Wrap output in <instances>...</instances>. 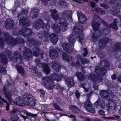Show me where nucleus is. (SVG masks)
Wrapping results in <instances>:
<instances>
[{"mask_svg": "<svg viewBox=\"0 0 121 121\" xmlns=\"http://www.w3.org/2000/svg\"><path fill=\"white\" fill-rule=\"evenodd\" d=\"M82 63L83 64H87L89 63V61L88 59H83L81 61Z\"/></svg>", "mask_w": 121, "mask_h": 121, "instance_id": "obj_53", "label": "nucleus"}, {"mask_svg": "<svg viewBox=\"0 0 121 121\" xmlns=\"http://www.w3.org/2000/svg\"><path fill=\"white\" fill-rule=\"evenodd\" d=\"M101 9L97 6H96L95 7V10L96 12L97 13H99L100 12L101 10Z\"/></svg>", "mask_w": 121, "mask_h": 121, "instance_id": "obj_61", "label": "nucleus"}, {"mask_svg": "<svg viewBox=\"0 0 121 121\" xmlns=\"http://www.w3.org/2000/svg\"><path fill=\"white\" fill-rule=\"evenodd\" d=\"M8 55L9 57L11 59L10 61H12L14 60L15 62L17 63H20L22 61V55L18 51H15L13 54V56L12 57L11 54V51H9Z\"/></svg>", "mask_w": 121, "mask_h": 121, "instance_id": "obj_5", "label": "nucleus"}, {"mask_svg": "<svg viewBox=\"0 0 121 121\" xmlns=\"http://www.w3.org/2000/svg\"><path fill=\"white\" fill-rule=\"evenodd\" d=\"M108 42V38H105L102 39V40H100L99 43L100 45L101 44H105L107 42Z\"/></svg>", "mask_w": 121, "mask_h": 121, "instance_id": "obj_41", "label": "nucleus"}, {"mask_svg": "<svg viewBox=\"0 0 121 121\" xmlns=\"http://www.w3.org/2000/svg\"><path fill=\"white\" fill-rule=\"evenodd\" d=\"M8 86H4L3 89V91L4 93V95L6 99L10 103L12 104L13 99L12 97V94L11 92L8 89Z\"/></svg>", "mask_w": 121, "mask_h": 121, "instance_id": "obj_8", "label": "nucleus"}, {"mask_svg": "<svg viewBox=\"0 0 121 121\" xmlns=\"http://www.w3.org/2000/svg\"><path fill=\"white\" fill-rule=\"evenodd\" d=\"M98 77H96L93 74H91L90 75L88 78L91 80L93 82H94V80H97V79H98Z\"/></svg>", "mask_w": 121, "mask_h": 121, "instance_id": "obj_37", "label": "nucleus"}, {"mask_svg": "<svg viewBox=\"0 0 121 121\" xmlns=\"http://www.w3.org/2000/svg\"><path fill=\"white\" fill-rule=\"evenodd\" d=\"M99 34H102L104 35H106L108 34L110 32V31L107 29H101L99 30Z\"/></svg>", "mask_w": 121, "mask_h": 121, "instance_id": "obj_32", "label": "nucleus"}, {"mask_svg": "<svg viewBox=\"0 0 121 121\" xmlns=\"http://www.w3.org/2000/svg\"><path fill=\"white\" fill-rule=\"evenodd\" d=\"M11 120L13 121H17L18 119V117L17 115L12 116L11 117Z\"/></svg>", "mask_w": 121, "mask_h": 121, "instance_id": "obj_48", "label": "nucleus"}, {"mask_svg": "<svg viewBox=\"0 0 121 121\" xmlns=\"http://www.w3.org/2000/svg\"><path fill=\"white\" fill-rule=\"evenodd\" d=\"M6 70L5 68L2 65H0V73L1 74H5L6 73Z\"/></svg>", "mask_w": 121, "mask_h": 121, "instance_id": "obj_40", "label": "nucleus"}, {"mask_svg": "<svg viewBox=\"0 0 121 121\" xmlns=\"http://www.w3.org/2000/svg\"><path fill=\"white\" fill-rule=\"evenodd\" d=\"M33 27L35 28H38L39 27V22L36 21L35 22L33 25Z\"/></svg>", "mask_w": 121, "mask_h": 121, "instance_id": "obj_49", "label": "nucleus"}, {"mask_svg": "<svg viewBox=\"0 0 121 121\" xmlns=\"http://www.w3.org/2000/svg\"><path fill=\"white\" fill-rule=\"evenodd\" d=\"M23 101L24 104L31 106H34L36 103L34 98L28 93L25 94L23 95Z\"/></svg>", "mask_w": 121, "mask_h": 121, "instance_id": "obj_4", "label": "nucleus"}, {"mask_svg": "<svg viewBox=\"0 0 121 121\" xmlns=\"http://www.w3.org/2000/svg\"><path fill=\"white\" fill-rule=\"evenodd\" d=\"M53 105L54 107L56 109L59 110H60V108L57 104H56L55 103H54L53 104Z\"/></svg>", "mask_w": 121, "mask_h": 121, "instance_id": "obj_64", "label": "nucleus"}, {"mask_svg": "<svg viewBox=\"0 0 121 121\" xmlns=\"http://www.w3.org/2000/svg\"><path fill=\"white\" fill-rule=\"evenodd\" d=\"M60 23H59L57 25L56 24H53V28L54 30L57 33L60 32Z\"/></svg>", "mask_w": 121, "mask_h": 121, "instance_id": "obj_30", "label": "nucleus"}, {"mask_svg": "<svg viewBox=\"0 0 121 121\" xmlns=\"http://www.w3.org/2000/svg\"><path fill=\"white\" fill-rule=\"evenodd\" d=\"M49 55L52 59H56L58 56L57 50L55 49H52L50 51Z\"/></svg>", "mask_w": 121, "mask_h": 121, "instance_id": "obj_21", "label": "nucleus"}, {"mask_svg": "<svg viewBox=\"0 0 121 121\" xmlns=\"http://www.w3.org/2000/svg\"><path fill=\"white\" fill-rule=\"evenodd\" d=\"M115 47L117 49L121 48V43H117L115 45Z\"/></svg>", "mask_w": 121, "mask_h": 121, "instance_id": "obj_52", "label": "nucleus"}, {"mask_svg": "<svg viewBox=\"0 0 121 121\" xmlns=\"http://www.w3.org/2000/svg\"><path fill=\"white\" fill-rule=\"evenodd\" d=\"M94 19H93L92 21V25L95 32L92 35L91 39L92 42H95L98 40V38L100 36L99 33L97 32L99 27L100 25V23L95 22Z\"/></svg>", "mask_w": 121, "mask_h": 121, "instance_id": "obj_3", "label": "nucleus"}, {"mask_svg": "<svg viewBox=\"0 0 121 121\" xmlns=\"http://www.w3.org/2000/svg\"><path fill=\"white\" fill-rule=\"evenodd\" d=\"M84 107L88 111L90 112L94 113L95 112L94 109L89 99H87L85 103Z\"/></svg>", "mask_w": 121, "mask_h": 121, "instance_id": "obj_11", "label": "nucleus"}, {"mask_svg": "<svg viewBox=\"0 0 121 121\" xmlns=\"http://www.w3.org/2000/svg\"><path fill=\"white\" fill-rule=\"evenodd\" d=\"M69 42L72 45L74 44L75 41V37L73 35H71L69 36V37L68 39Z\"/></svg>", "mask_w": 121, "mask_h": 121, "instance_id": "obj_35", "label": "nucleus"}, {"mask_svg": "<svg viewBox=\"0 0 121 121\" xmlns=\"http://www.w3.org/2000/svg\"><path fill=\"white\" fill-rule=\"evenodd\" d=\"M19 24L22 26L28 27L30 25V22L27 18L23 17L20 19L19 20Z\"/></svg>", "mask_w": 121, "mask_h": 121, "instance_id": "obj_14", "label": "nucleus"}, {"mask_svg": "<svg viewBox=\"0 0 121 121\" xmlns=\"http://www.w3.org/2000/svg\"><path fill=\"white\" fill-rule=\"evenodd\" d=\"M63 19L61 20L62 22H61V30L63 31H65L67 30V23L66 21L63 22Z\"/></svg>", "mask_w": 121, "mask_h": 121, "instance_id": "obj_28", "label": "nucleus"}, {"mask_svg": "<svg viewBox=\"0 0 121 121\" xmlns=\"http://www.w3.org/2000/svg\"><path fill=\"white\" fill-rule=\"evenodd\" d=\"M54 84L53 81L48 83L47 85H46V87L47 89L49 90L52 89L54 87Z\"/></svg>", "mask_w": 121, "mask_h": 121, "instance_id": "obj_38", "label": "nucleus"}, {"mask_svg": "<svg viewBox=\"0 0 121 121\" xmlns=\"http://www.w3.org/2000/svg\"><path fill=\"white\" fill-rule=\"evenodd\" d=\"M72 14V12L69 10H64L62 13V15L65 18L70 17Z\"/></svg>", "mask_w": 121, "mask_h": 121, "instance_id": "obj_26", "label": "nucleus"}, {"mask_svg": "<svg viewBox=\"0 0 121 121\" xmlns=\"http://www.w3.org/2000/svg\"><path fill=\"white\" fill-rule=\"evenodd\" d=\"M58 36L54 33L50 34L49 37L51 42L53 43H56L58 41Z\"/></svg>", "mask_w": 121, "mask_h": 121, "instance_id": "obj_22", "label": "nucleus"}, {"mask_svg": "<svg viewBox=\"0 0 121 121\" xmlns=\"http://www.w3.org/2000/svg\"><path fill=\"white\" fill-rule=\"evenodd\" d=\"M13 14L14 16L16 17L21 18L22 17H24V15L22 13H18L16 11H15L14 12Z\"/></svg>", "mask_w": 121, "mask_h": 121, "instance_id": "obj_43", "label": "nucleus"}, {"mask_svg": "<svg viewBox=\"0 0 121 121\" xmlns=\"http://www.w3.org/2000/svg\"><path fill=\"white\" fill-rule=\"evenodd\" d=\"M4 39L8 45H13L20 44L23 46L24 45V40L21 38H16L14 39L12 36L10 35L7 32H4L3 34Z\"/></svg>", "mask_w": 121, "mask_h": 121, "instance_id": "obj_2", "label": "nucleus"}, {"mask_svg": "<svg viewBox=\"0 0 121 121\" xmlns=\"http://www.w3.org/2000/svg\"><path fill=\"white\" fill-rule=\"evenodd\" d=\"M51 16L53 19L55 20H57L59 17V16L58 14H54L53 17H52V15Z\"/></svg>", "mask_w": 121, "mask_h": 121, "instance_id": "obj_56", "label": "nucleus"}, {"mask_svg": "<svg viewBox=\"0 0 121 121\" xmlns=\"http://www.w3.org/2000/svg\"><path fill=\"white\" fill-rule=\"evenodd\" d=\"M35 62L37 66L39 67L41 66L43 68L44 72L46 74H48L50 71V69L48 65L46 63H41L39 59L36 58L35 60Z\"/></svg>", "mask_w": 121, "mask_h": 121, "instance_id": "obj_6", "label": "nucleus"}, {"mask_svg": "<svg viewBox=\"0 0 121 121\" xmlns=\"http://www.w3.org/2000/svg\"><path fill=\"white\" fill-rule=\"evenodd\" d=\"M67 116L69 117H70L73 119V121H76V116L75 115L73 114H71L69 116Z\"/></svg>", "mask_w": 121, "mask_h": 121, "instance_id": "obj_60", "label": "nucleus"}, {"mask_svg": "<svg viewBox=\"0 0 121 121\" xmlns=\"http://www.w3.org/2000/svg\"><path fill=\"white\" fill-rule=\"evenodd\" d=\"M97 80H94V82L96 83H98L101 82L102 81V78L98 77V78L97 79Z\"/></svg>", "mask_w": 121, "mask_h": 121, "instance_id": "obj_63", "label": "nucleus"}, {"mask_svg": "<svg viewBox=\"0 0 121 121\" xmlns=\"http://www.w3.org/2000/svg\"><path fill=\"white\" fill-rule=\"evenodd\" d=\"M15 113L20 114L21 112L17 109H13L10 112V113L11 114Z\"/></svg>", "mask_w": 121, "mask_h": 121, "instance_id": "obj_55", "label": "nucleus"}, {"mask_svg": "<svg viewBox=\"0 0 121 121\" xmlns=\"http://www.w3.org/2000/svg\"><path fill=\"white\" fill-rule=\"evenodd\" d=\"M84 52H83V56L85 57L88 53L87 49L86 48H84Z\"/></svg>", "mask_w": 121, "mask_h": 121, "instance_id": "obj_59", "label": "nucleus"}, {"mask_svg": "<svg viewBox=\"0 0 121 121\" xmlns=\"http://www.w3.org/2000/svg\"><path fill=\"white\" fill-rule=\"evenodd\" d=\"M24 114H26L28 116H32L33 117H36L37 116L36 114H31L26 111H24Z\"/></svg>", "mask_w": 121, "mask_h": 121, "instance_id": "obj_47", "label": "nucleus"}, {"mask_svg": "<svg viewBox=\"0 0 121 121\" xmlns=\"http://www.w3.org/2000/svg\"><path fill=\"white\" fill-rule=\"evenodd\" d=\"M85 84H86L85 83H82L80 84V86L81 87H83L86 91L87 92L89 90V89L88 88H86L84 86Z\"/></svg>", "mask_w": 121, "mask_h": 121, "instance_id": "obj_50", "label": "nucleus"}, {"mask_svg": "<svg viewBox=\"0 0 121 121\" xmlns=\"http://www.w3.org/2000/svg\"><path fill=\"white\" fill-rule=\"evenodd\" d=\"M72 63H72L71 64V65L73 66L74 65H75L76 67L78 68L80 67V63L78 61L77 62V63L76 64H75L73 62H72Z\"/></svg>", "mask_w": 121, "mask_h": 121, "instance_id": "obj_54", "label": "nucleus"}, {"mask_svg": "<svg viewBox=\"0 0 121 121\" xmlns=\"http://www.w3.org/2000/svg\"><path fill=\"white\" fill-rule=\"evenodd\" d=\"M31 72L32 74L35 77H38L40 76V73L38 71L36 68H33L31 70Z\"/></svg>", "mask_w": 121, "mask_h": 121, "instance_id": "obj_29", "label": "nucleus"}, {"mask_svg": "<svg viewBox=\"0 0 121 121\" xmlns=\"http://www.w3.org/2000/svg\"><path fill=\"white\" fill-rule=\"evenodd\" d=\"M79 21L81 23L85 22L86 20V16L80 11L77 12Z\"/></svg>", "mask_w": 121, "mask_h": 121, "instance_id": "obj_15", "label": "nucleus"}, {"mask_svg": "<svg viewBox=\"0 0 121 121\" xmlns=\"http://www.w3.org/2000/svg\"><path fill=\"white\" fill-rule=\"evenodd\" d=\"M4 45L3 41L0 38V47L3 48H4Z\"/></svg>", "mask_w": 121, "mask_h": 121, "instance_id": "obj_58", "label": "nucleus"}, {"mask_svg": "<svg viewBox=\"0 0 121 121\" xmlns=\"http://www.w3.org/2000/svg\"><path fill=\"white\" fill-rule=\"evenodd\" d=\"M50 11L51 13V15H52V17H53L54 14H57V11L55 9H50Z\"/></svg>", "mask_w": 121, "mask_h": 121, "instance_id": "obj_45", "label": "nucleus"}, {"mask_svg": "<svg viewBox=\"0 0 121 121\" xmlns=\"http://www.w3.org/2000/svg\"><path fill=\"white\" fill-rule=\"evenodd\" d=\"M99 67H96L95 70V72L100 75H104L106 73L105 69L101 70L99 69Z\"/></svg>", "mask_w": 121, "mask_h": 121, "instance_id": "obj_24", "label": "nucleus"}, {"mask_svg": "<svg viewBox=\"0 0 121 121\" xmlns=\"http://www.w3.org/2000/svg\"><path fill=\"white\" fill-rule=\"evenodd\" d=\"M52 80L51 79L48 77H44L43 79V81L44 83V85L46 86L49 83L51 82L53 80L54 81L56 80L58 82H60V78L58 76V75L56 74H54L52 76Z\"/></svg>", "mask_w": 121, "mask_h": 121, "instance_id": "obj_7", "label": "nucleus"}, {"mask_svg": "<svg viewBox=\"0 0 121 121\" xmlns=\"http://www.w3.org/2000/svg\"><path fill=\"white\" fill-rule=\"evenodd\" d=\"M0 57L3 63L6 64L7 63L8 60L5 55L0 54Z\"/></svg>", "mask_w": 121, "mask_h": 121, "instance_id": "obj_33", "label": "nucleus"}, {"mask_svg": "<svg viewBox=\"0 0 121 121\" xmlns=\"http://www.w3.org/2000/svg\"><path fill=\"white\" fill-rule=\"evenodd\" d=\"M81 34L82 35L81 36H79V42H80L82 44H83L85 42V40L83 38V35L82 34Z\"/></svg>", "mask_w": 121, "mask_h": 121, "instance_id": "obj_44", "label": "nucleus"}, {"mask_svg": "<svg viewBox=\"0 0 121 121\" xmlns=\"http://www.w3.org/2000/svg\"><path fill=\"white\" fill-rule=\"evenodd\" d=\"M16 102H15L13 101L12 103H13L14 104L16 105H21V104H23V100L22 101L21 100V99L20 97H17L16 99Z\"/></svg>", "mask_w": 121, "mask_h": 121, "instance_id": "obj_34", "label": "nucleus"}, {"mask_svg": "<svg viewBox=\"0 0 121 121\" xmlns=\"http://www.w3.org/2000/svg\"><path fill=\"white\" fill-rule=\"evenodd\" d=\"M97 103H98L101 107L103 108H105L106 106L105 101L103 99H98L96 102L95 103V104L96 105Z\"/></svg>", "mask_w": 121, "mask_h": 121, "instance_id": "obj_25", "label": "nucleus"}, {"mask_svg": "<svg viewBox=\"0 0 121 121\" xmlns=\"http://www.w3.org/2000/svg\"><path fill=\"white\" fill-rule=\"evenodd\" d=\"M32 51H33V55L36 56H37L38 55V53L37 52V51H38L39 52H40L41 53H40V56L42 58V57L43 56V54L42 53V51L41 50H40V49L38 48L37 46H35L32 49Z\"/></svg>", "mask_w": 121, "mask_h": 121, "instance_id": "obj_23", "label": "nucleus"}, {"mask_svg": "<svg viewBox=\"0 0 121 121\" xmlns=\"http://www.w3.org/2000/svg\"><path fill=\"white\" fill-rule=\"evenodd\" d=\"M75 95L77 97V99H78L80 95V93L78 92L77 90H76L75 93Z\"/></svg>", "mask_w": 121, "mask_h": 121, "instance_id": "obj_62", "label": "nucleus"}, {"mask_svg": "<svg viewBox=\"0 0 121 121\" xmlns=\"http://www.w3.org/2000/svg\"><path fill=\"white\" fill-rule=\"evenodd\" d=\"M51 65L53 68L57 72L60 71V66L59 63L56 61H53L51 63Z\"/></svg>", "mask_w": 121, "mask_h": 121, "instance_id": "obj_17", "label": "nucleus"}, {"mask_svg": "<svg viewBox=\"0 0 121 121\" xmlns=\"http://www.w3.org/2000/svg\"><path fill=\"white\" fill-rule=\"evenodd\" d=\"M20 32L22 35L24 37H26L30 35L32 33L31 29H26L22 27L20 30Z\"/></svg>", "mask_w": 121, "mask_h": 121, "instance_id": "obj_13", "label": "nucleus"}, {"mask_svg": "<svg viewBox=\"0 0 121 121\" xmlns=\"http://www.w3.org/2000/svg\"><path fill=\"white\" fill-rule=\"evenodd\" d=\"M49 34L48 32L43 30L39 32L38 35L42 41L45 42L48 40Z\"/></svg>", "mask_w": 121, "mask_h": 121, "instance_id": "obj_9", "label": "nucleus"}, {"mask_svg": "<svg viewBox=\"0 0 121 121\" xmlns=\"http://www.w3.org/2000/svg\"><path fill=\"white\" fill-rule=\"evenodd\" d=\"M110 26L116 30H117L118 29L117 24L115 23V22H114L111 24L110 25Z\"/></svg>", "mask_w": 121, "mask_h": 121, "instance_id": "obj_46", "label": "nucleus"}, {"mask_svg": "<svg viewBox=\"0 0 121 121\" xmlns=\"http://www.w3.org/2000/svg\"><path fill=\"white\" fill-rule=\"evenodd\" d=\"M62 58L64 60L69 61L70 60V58L68 55H66L65 52L63 53Z\"/></svg>", "mask_w": 121, "mask_h": 121, "instance_id": "obj_39", "label": "nucleus"}, {"mask_svg": "<svg viewBox=\"0 0 121 121\" xmlns=\"http://www.w3.org/2000/svg\"><path fill=\"white\" fill-rule=\"evenodd\" d=\"M23 56L26 60L29 61L31 59L32 52L29 49L26 48H23Z\"/></svg>", "mask_w": 121, "mask_h": 121, "instance_id": "obj_10", "label": "nucleus"}, {"mask_svg": "<svg viewBox=\"0 0 121 121\" xmlns=\"http://www.w3.org/2000/svg\"><path fill=\"white\" fill-rule=\"evenodd\" d=\"M100 95L102 98L108 100L109 105L108 107L107 111L110 113L114 112L115 110L117 108V101L114 99H110V96H114V95L110 90L108 91L101 90L100 91Z\"/></svg>", "mask_w": 121, "mask_h": 121, "instance_id": "obj_1", "label": "nucleus"}, {"mask_svg": "<svg viewBox=\"0 0 121 121\" xmlns=\"http://www.w3.org/2000/svg\"><path fill=\"white\" fill-rule=\"evenodd\" d=\"M39 43L38 41L35 40L32 38H28L26 42V44L28 46H30L34 45H38Z\"/></svg>", "mask_w": 121, "mask_h": 121, "instance_id": "obj_16", "label": "nucleus"}, {"mask_svg": "<svg viewBox=\"0 0 121 121\" xmlns=\"http://www.w3.org/2000/svg\"><path fill=\"white\" fill-rule=\"evenodd\" d=\"M14 25V22L11 18H9L7 19L5 22V27L7 29H11Z\"/></svg>", "mask_w": 121, "mask_h": 121, "instance_id": "obj_12", "label": "nucleus"}, {"mask_svg": "<svg viewBox=\"0 0 121 121\" xmlns=\"http://www.w3.org/2000/svg\"><path fill=\"white\" fill-rule=\"evenodd\" d=\"M47 113V112L43 111L40 112H39V113L43 117L44 116V117H45V118L44 119L45 120H46V114Z\"/></svg>", "mask_w": 121, "mask_h": 121, "instance_id": "obj_51", "label": "nucleus"}, {"mask_svg": "<svg viewBox=\"0 0 121 121\" xmlns=\"http://www.w3.org/2000/svg\"><path fill=\"white\" fill-rule=\"evenodd\" d=\"M70 109L73 112H78L80 109L77 107L73 105H71L69 106Z\"/></svg>", "mask_w": 121, "mask_h": 121, "instance_id": "obj_36", "label": "nucleus"}, {"mask_svg": "<svg viewBox=\"0 0 121 121\" xmlns=\"http://www.w3.org/2000/svg\"><path fill=\"white\" fill-rule=\"evenodd\" d=\"M38 21L39 23V27L41 28H44L46 24L43 22L41 18H39Z\"/></svg>", "mask_w": 121, "mask_h": 121, "instance_id": "obj_42", "label": "nucleus"}, {"mask_svg": "<svg viewBox=\"0 0 121 121\" xmlns=\"http://www.w3.org/2000/svg\"><path fill=\"white\" fill-rule=\"evenodd\" d=\"M76 75L77 76L78 80L80 81H82L84 80L85 78L83 75L81 73H76Z\"/></svg>", "mask_w": 121, "mask_h": 121, "instance_id": "obj_31", "label": "nucleus"}, {"mask_svg": "<svg viewBox=\"0 0 121 121\" xmlns=\"http://www.w3.org/2000/svg\"><path fill=\"white\" fill-rule=\"evenodd\" d=\"M50 1V4L51 5H55L56 2V0H48Z\"/></svg>", "mask_w": 121, "mask_h": 121, "instance_id": "obj_57", "label": "nucleus"}, {"mask_svg": "<svg viewBox=\"0 0 121 121\" xmlns=\"http://www.w3.org/2000/svg\"><path fill=\"white\" fill-rule=\"evenodd\" d=\"M63 48L65 51L68 53H70L72 52L73 48L70 46V44L68 43H64L62 45Z\"/></svg>", "mask_w": 121, "mask_h": 121, "instance_id": "obj_19", "label": "nucleus"}, {"mask_svg": "<svg viewBox=\"0 0 121 121\" xmlns=\"http://www.w3.org/2000/svg\"><path fill=\"white\" fill-rule=\"evenodd\" d=\"M16 67L18 73L23 77L26 76V73L24 69L22 67L18 65H16Z\"/></svg>", "mask_w": 121, "mask_h": 121, "instance_id": "obj_18", "label": "nucleus"}, {"mask_svg": "<svg viewBox=\"0 0 121 121\" xmlns=\"http://www.w3.org/2000/svg\"><path fill=\"white\" fill-rule=\"evenodd\" d=\"M82 27L81 26H75L73 28V30L74 33L78 34L81 33L82 31Z\"/></svg>", "mask_w": 121, "mask_h": 121, "instance_id": "obj_27", "label": "nucleus"}, {"mask_svg": "<svg viewBox=\"0 0 121 121\" xmlns=\"http://www.w3.org/2000/svg\"><path fill=\"white\" fill-rule=\"evenodd\" d=\"M65 81L69 87H72L74 85L73 78V77L67 78L65 79Z\"/></svg>", "mask_w": 121, "mask_h": 121, "instance_id": "obj_20", "label": "nucleus"}]
</instances>
